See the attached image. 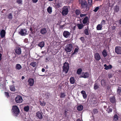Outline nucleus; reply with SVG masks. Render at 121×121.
Segmentation results:
<instances>
[{"label": "nucleus", "mask_w": 121, "mask_h": 121, "mask_svg": "<svg viewBox=\"0 0 121 121\" xmlns=\"http://www.w3.org/2000/svg\"><path fill=\"white\" fill-rule=\"evenodd\" d=\"M15 101L17 103H21L23 101L22 97L20 95H17L15 98Z\"/></svg>", "instance_id": "0eeeda50"}, {"label": "nucleus", "mask_w": 121, "mask_h": 121, "mask_svg": "<svg viewBox=\"0 0 121 121\" xmlns=\"http://www.w3.org/2000/svg\"><path fill=\"white\" fill-rule=\"evenodd\" d=\"M82 71V70L81 68L78 69L77 71V73L78 75H80Z\"/></svg>", "instance_id": "7c9ffc66"}, {"label": "nucleus", "mask_w": 121, "mask_h": 121, "mask_svg": "<svg viewBox=\"0 0 121 121\" xmlns=\"http://www.w3.org/2000/svg\"><path fill=\"white\" fill-rule=\"evenodd\" d=\"M98 112V111L97 109H94L93 110L92 114H97Z\"/></svg>", "instance_id": "ea45409f"}, {"label": "nucleus", "mask_w": 121, "mask_h": 121, "mask_svg": "<svg viewBox=\"0 0 121 121\" xmlns=\"http://www.w3.org/2000/svg\"><path fill=\"white\" fill-rule=\"evenodd\" d=\"M112 111V108H109V109L108 111V113L111 112Z\"/></svg>", "instance_id": "6e6d98bb"}, {"label": "nucleus", "mask_w": 121, "mask_h": 121, "mask_svg": "<svg viewBox=\"0 0 121 121\" xmlns=\"http://www.w3.org/2000/svg\"><path fill=\"white\" fill-rule=\"evenodd\" d=\"M10 90L12 91H15V89L14 87L13 86H11L10 87Z\"/></svg>", "instance_id": "37998d69"}, {"label": "nucleus", "mask_w": 121, "mask_h": 121, "mask_svg": "<svg viewBox=\"0 0 121 121\" xmlns=\"http://www.w3.org/2000/svg\"><path fill=\"white\" fill-rule=\"evenodd\" d=\"M38 45L40 48H42L44 46V42L43 41H42L39 43Z\"/></svg>", "instance_id": "a878e982"}, {"label": "nucleus", "mask_w": 121, "mask_h": 121, "mask_svg": "<svg viewBox=\"0 0 121 121\" xmlns=\"http://www.w3.org/2000/svg\"><path fill=\"white\" fill-rule=\"evenodd\" d=\"M1 56L2 55L1 54H0V61L1 60Z\"/></svg>", "instance_id": "0e129e2a"}, {"label": "nucleus", "mask_w": 121, "mask_h": 121, "mask_svg": "<svg viewBox=\"0 0 121 121\" xmlns=\"http://www.w3.org/2000/svg\"><path fill=\"white\" fill-rule=\"evenodd\" d=\"M76 121H81L80 119L78 118L77 120Z\"/></svg>", "instance_id": "69168bd1"}, {"label": "nucleus", "mask_w": 121, "mask_h": 121, "mask_svg": "<svg viewBox=\"0 0 121 121\" xmlns=\"http://www.w3.org/2000/svg\"><path fill=\"white\" fill-rule=\"evenodd\" d=\"M60 5V4L59 3L56 4V6L57 8H59L61 7Z\"/></svg>", "instance_id": "8fccbe9b"}, {"label": "nucleus", "mask_w": 121, "mask_h": 121, "mask_svg": "<svg viewBox=\"0 0 121 121\" xmlns=\"http://www.w3.org/2000/svg\"><path fill=\"white\" fill-rule=\"evenodd\" d=\"M6 33V32L5 30L3 29L2 30L0 33L1 37L2 38H4L5 36Z\"/></svg>", "instance_id": "2eb2a0df"}, {"label": "nucleus", "mask_w": 121, "mask_h": 121, "mask_svg": "<svg viewBox=\"0 0 121 121\" xmlns=\"http://www.w3.org/2000/svg\"><path fill=\"white\" fill-rule=\"evenodd\" d=\"M73 47L72 44H68L65 46V50L67 53L70 52L72 51Z\"/></svg>", "instance_id": "7ed1b4c3"}, {"label": "nucleus", "mask_w": 121, "mask_h": 121, "mask_svg": "<svg viewBox=\"0 0 121 121\" xmlns=\"http://www.w3.org/2000/svg\"><path fill=\"white\" fill-rule=\"evenodd\" d=\"M119 24L121 25V18L119 20Z\"/></svg>", "instance_id": "bf43d9fd"}, {"label": "nucleus", "mask_w": 121, "mask_h": 121, "mask_svg": "<svg viewBox=\"0 0 121 121\" xmlns=\"http://www.w3.org/2000/svg\"><path fill=\"white\" fill-rule=\"evenodd\" d=\"M101 85L102 86H104L106 85V82L105 81L104 79H102L101 81Z\"/></svg>", "instance_id": "cd10ccee"}, {"label": "nucleus", "mask_w": 121, "mask_h": 121, "mask_svg": "<svg viewBox=\"0 0 121 121\" xmlns=\"http://www.w3.org/2000/svg\"><path fill=\"white\" fill-rule=\"evenodd\" d=\"M83 106L82 105H78L77 107V110L79 111H81L83 109Z\"/></svg>", "instance_id": "b1692460"}, {"label": "nucleus", "mask_w": 121, "mask_h": 121, "mask_svg": "<svg viewBox=\"0 0 121 121\" xmlns=\"http://www.w3.org/2000/svg\"><path fill=\"white\" fill-rule=\"evenodd\" d=\"M11 111L13 115L15 117H17L19 114L20 111L18 107L16 105L12 107Z\"/></svg>", "instance_id": "f03ea898"}, {"label": "nucleus", "mask_w": 121, "mask_h": 121, "mask_svg": "<svg viewBox=\"0 0 121 121\" xmlns=\"http://www.w3.org/2000/svg\"><path fill=\"white\" fill-rule=\"evenodd\" d=\"M47 32V30L46 28L43 27L40 30V32L43 35H45Z\"/></svg>", "instance_id": "f8f14e48"}, {"label": "nucleus", "mask_w": 121, "mask_h": 121, "mask_svg": "<svg viewBox=\"0 0 121 121\" xmlns=\"http://www.w3.org/2000/svg\"><path fill=\"white\" fill-rule=\"evenodd\" d=\"M39 102L40 103V105L42 106H44L46 104V103L44 101H43L42 102L41 101H40Z\"/></svg>", "instance_id": "a19ab883"}, {"label": "nucleus", "mask_w": 121, "mask_h": 121, "mask_svg": "<svg viewBox=\"0 0 121 121\" xmlns=\"http://www.w3.org/2000/svg\"><path fill=\"white\" fill-rule=\"evenodd\" d=\"M36 116L38 117L39 119H42L43 118L42 115L41 113L40 112L38 111L36 113Z\"/></svg>", "instance_id": "f3484780"}, {"label": "nucleus", "mask_w": 121, "mask_h": 121, "mask_svg": "<svg viewBox=\"0 0 121 121\" xmlns=\"http://www.w3.org/2000/svg\"><path fill=\"white\" fill-rule=\"evenodd\" d=\"M69 64L68 63L65 62L64 64L63 67V71L65 73H67L69 70Z\"/></svg>", "instance_id": "20e7f679"}, {"label": "nucleus", "mask_w": 121, "mask_h": 121, "mask_svg": "<svg viewBox=\"0 0 121 121\" xmlns=\"http://www.w3.org/2000/svg\"><path fill=\"white\" fill-rule=\"evenodd\" d=\"M5 95L7 97H8L9 96V94L8 92H5Z\"/></svg>", "instance_id": "864d4df0"}, {"label": "nucleus", "mask_w": 121, "mask_h": 121, "mask_svg": "<svg viewBox=\"0 0 121 121\" xmlns=\"http://www.w3.org/2000/svg\"><path fill=\"white\" fill-rule=\"evenodd\" d=\"M67 111H66V110L64 111V115L65 117H66L67 115H67V113H68V112H67Z\"/></svg>", "instance_id": "3c124183"}, {"label": "nucleus", "mask_w": 121, "mask_h": 121, "mask_svg": "<svg viewBox=\"0 0 121 121\" xmlns=\"http://www.w3.org/2000/svg\"><path fill=\"white\" fill-rule=\"evenodd\" d=\"M28 82L29 85L30 86H32L33 85L34 83V80L33 78H29Z\"/></svg>", "instance_id": "9b49d317"}, {"label": "nucleus", "mask_w": 121, "mask_h": 121, "mask_svg": "<svg viewBox=\"0 0 121 121\" xmlns=\"http://www.w3.org/2000/svg\"><path fill=\"white\" fill-rule=\"evenodd\" d=\"M66 96L65 93L64 92L61 93L60 94V97L61 98H64Z\"/></svg>", "instance_id": "c9c22d12"}, {"label": "nucleus", "mask_w": 121, "mask_h": 121, "mask_svg": "<svg viewBox=\"0 0 121 121\" xmlns=\"http://www.w3.org/2000/svg\"><path fill=\"white\" fill-rule=\"evenodd\" d=\"M99 9V7H97L95 8V9L93 11L95 12H96Z\"/></svg>", "instance_id": "de8ad7c7"}, {"label": "nucleus", "mask_w": 121, "mask_h": 121, "mask_svg": "<svg viewBox=\"0 0 121 121\" xmlns=\"http://www.w3.org/2000/svg\"><path fill=\"white\" fill-rule=\"evenodd\" d=\"M112 77V75L111 74L110 75H108V78H110Z\"/></svg>", "instance_id": "338daca9"}, {"label": "nucleus", "mask_w": 121, "mask_h": 121, "mask_svg": "<svg viewBox=\"0 0 121 121\" xmlns=\"http://www.w3.org/2000/svg\"><path fill=\"white\" fill-rule=\"evenodd\" d=\"M63 9L62 12V15L64 16L67 15L69 12L68 7L67 6H65L63 7Z\"/></svg>", "instance_id": "39448f33"}, {"label": "nucleus", "mask_w": 121, "mask_h": 121, "mask_svg": "<svg viewBox=\"0 0 121 121\" xmlns=\"http://www.w3.org/2000/svg\"><path fill=\"white\" fill-rule=\"evenodd\" d=\"M27 31L26 29H22L19 32V34L22 36H25L27 34Z\"/></svg>", "instance_id": "6e6552de"}, {"label": "nucleus", "mask_w": 121, "mask_h": 121, "mask_svg": "<svg viewBox=\"0 0 121 121\" xmlns=\"http://www.w3.org/2000/svg\"><path fill=\"white\" fill-rule=\"evenodd\" d=\"M75 13L77 15H78L81 13L80 10L79 9H76L75 10Z\"/></svg>", "instance_id": "79ce46f5"}, {"label": "nucleus", "mask_w": 121, "mask_h": 121, "mask_svg": "<svg viewBox=\"0 0 121 121\" xmlns=\"http://www.w3.org/2000/svg\"><path fill=\"white\" fill-rule=\"evenodd\" d=\"M119 34L120 35V36L121 37V31L119 32Z\"/></svg>", "instance_id": "774afa93"}, {"label": "nucleus", "mask_w": 121, "mask_h": 121, "mask_svg": "<svg viewBox=\"0 0 121 121\" xmlns=\"http://www.w3.org/2000/svg\"><path fill=\"white\" fill-rule=\"evenodd\" d=\"M30 65L33 67H35L37 65V63L36 62L33 61L31 63Z\"/></svg>", "instance_id": "2f4dec72"}, {"label": "nucleus", "mask_w": 121, "mask_h": 121, "mask_svg": "<svg viewBox=\"0 0 121 121\" xmlns=\"http://www.w3.org/2000/svg\"><path fill=\"white\" fill-rule=\"evenodd\" d=\"M89 74L88 73L86 72L83 75L82 74V75L81 77L83 78H88L89 77Z\"/></svg>", "instance_id": "412c9836"}, {"label": "nucleus", "mask_w": 121, "mask_h": 121, "mask_svg": "<svg viewBox=\"0 0 121 121\" xmlns=\"http://www.w3.org/2000/svg\"><path fill=\"white\" fill-rule=\"evenodd\" d=\"M47 11L49 14H51L52 12V8L51 7H49L47 9Z\"/></svg>", "instance_id": "473e14b6"}, {"label": "nucleus", "mask_w": 121, "mask_h": 121, "mask_svg": "<svg viewBox=\"0 0 121 121\" xmlns=\"http://www.w3.org/2000/svg\"><path fill=\"white\" fill-rule=\"evenodd\" d=\"M81 93L82 95L83 98L84 99H85L87 98V95L86 92L84 91H81Z\"/></svg>", "instance_id": "6ab92c4d"}, {"label": "nucleus", "mask_w": 121, "mask_h": 121, "mask_svg": "<svg viewBox=\"0 0 121 121\" xmlns=\"http://www.w3.org/2000/svg\"><path fill=\"white\" fill-rule=\"evenodd\" d=\"M86 15V14H81L80 15V16L81 17H82L84 16H85Z\"/></svg>", "instance_id": "5fc2aeb1"}, {"label": "nucleus", "mask_w": 121, "mask_h": 121, "mask_svg": "<svg viewBox=\"0 0 121 121\" xmlns=\"http://www.w3.org/2000/svg\"><path fill=\"white\" fill-rule=\"evenodd\" d=\"M118 117L117 114H115L113 120L115 121H117L118 119Z\"/></svg>", "instance_id": "e433bc0d"}, {"label": "nucleus", "mask_w": 121, "mask_h": 121, "mask_svg": "<svg viewBox=\"0 0 121 121\" xmlns=\"http://www.w3.org/2000/svg\"><path fill=\"white\" fill-rule=\"evenodd\" d=\"M84 33L86 35H89V27L88 26L87 27V28L84 30Z\"/></svg>", "instance_id": "4be33fe9"}, {"label": "nucleus", "mask_w": 121, "mask_h": 121, "mask_svg": "<svg viewBox=\"0 0 121 121\" xmlns=\"http://www.w3.org/2000/svg\"><path fill=\"white\" fill-rule=\"evenodd\" d=\"M70 35V33L67 31H65L63 33L64 36L66 38H68Z\"/></svg>", "instance_id": "ddd939ff"}, {"label": "nucleus", "mask_w": 121, "mask_h": 121, "mask_svg": "<svg viewBox=\"0 0 121 121\" xmlns=\"http://www.w3.org/2000/svg\"><path fill=\"white\" fill-rule=\"evenodd\" d=\"M77 26L78 27V29H79L80 30L82 29L85 26L82 23H78L77 24Z\"/></svg>", "instance_id": "aec40b11"}, {"label": "nucleus", "mask_w": 121, "mask_h": 121, "mask_svg": "<svg viewBox=\"0 0 121 121\" xmlns=\"http://www.w3.org/2000/svg\"><path fill=\"white\" fill-rule=\"evenodd\" d=\"M104 66L105 67L104 69L106 70L111 69L112 68V66L111 65H107L106 64H105L104 65Z\"/></svg>", "instance_id": "a211bd4d"}, {"label": "nucleus", "mask_w": 121, "mask_h": 121, "mask_svg": "<svg viewBox=\"0 0 121 121\" xmlns=\"http://www.w3.org/2000/svg\"><path fill=\"white\" fill-rule=\"evenodd\" d=\"M107 104H106V105H104V108L105 109L107 107Z\"/></svg>", "instance_id": "052dcab7"}, {"label": "nucleus", "mask_w": 121, "mask_h": 121, "mask_svg": "<svg viewBox=\"0 0 121 121\" xmlns=\"http://www.w3.org/2000/svg\"><path fill=\"white\" fill-rule=\"evenodd\" d=\"M119 10V8L118 6L117 5L115 6L114 10L116 12H117Z\"/></svg>", "instance_id": "a18cd8bd"}, {"label": "nucleus", "mask_w": 121, "mask_h": 121, "mask_svg": "<svg viewBox=\"0 0 121 121\" xmlns=\"http://www.w3.org/2000/svg\"><path fill=\"white\" fill-rule=\"evenodd\" d=\"M121 91V87H118L117 90V94H119Z\"/></svg>", "instance_id": "58836bf2"}, {"label": "nucleus", "mask_w": 121, "mask_h": 121, "mask_svg": "<svg viewBox=\"0 0 121 121\" xmlns=\"http://www.w3.org/2000/svg\"><path fill=\"white\" fill-rule=\"evenodd\" d=\"M87 4L89 7H91L92 5V0H88Z\"/></svg>", "instance_id": "c85d7f7f"}, {"label": "nucleus", "mask_w": 121, "mask_h": 121, "mask_svg": "<svg viewBox=\"0 0 121 121\" xmlns=\"http://www.w3.org/2000/svg\"><path fill=\"white\" fill-rule=\"evenodd\" d=\"M115 52L117 54H121V47L120 46L116 47Z\"/></svg>", "instance_id": "1a4fd4ad"}, {"label": "nucleus", "mask_w": 121, "mask_h": 121, "mask_svg": "<svg viewBox=\"0 0 121 121\" xmlns=\"http://www.w3.org/2000/svg\"><path fill=\"white\" fill-rule=\"evenodd\" d=\"M78 2L80 5V8L83 11L86 12L89 10L90 7L86 0H78Z\"/></svg>", "instance_id": "f257e3e1"}, {"label": "nucleus", "mask_w": 121, "mask_h": 121, "mask_svg": "<svg viewBox=\"0 0 121 121\" xmlns=\"http://www.w3.org/2000/svg\"><path fill=\"white\" fill-rule=\"evenodd\" d=\"M15 53L18 55H20L21 53V48L18 47H16V49H15Z\"/></svg>", "instance_id": "9d476101"}, {"label": "nucleus", "mask_w": 121, "mask_h": 121, "mask_svg": "<svg viewBox=\"0 0 121 121\" xmlns=\"http://www.w3.org/2000/svg\"><path fill=\"white\" fill-rule=\"evenodd\" d=\"M99 87V85H98L97 83H95V84L94 88V90H96L97 89H98Z\"/></svg>", "instance_id": "4c0bfd02"}, {"label": "nucleus", "mask_w": 121, "mask_h": 121, "mask_svg": "<svg viewBox=\"0 0 121 121\" xmlns=\"http://www.w3.org/2000/svg\"><path fill=\"white\" fill-rule=\"evenodd\" d=\"M12 17L13 15L11 13H9L8 16V18L10 20H11L12 19Z\"/></svg>", "instance_id": "f704fd0d"}, {"label": "nucleus", "mask_w": 121, "mask_h": 121, "mask_svg": "<svg viewBox=\"0 0 121 121\" xmlns=\"http://www.w3.org/2000/svg\"><path fill=\"white\" fill-rule=\"evenodd\" d=\"M15 68L17 70H19L22 69V67L20 64H16Z\"/></svg>", "instance_id": "5701e85b"}, {"label": "nucleus", "mask_w": 121, "mask_h": 121, "mask_svg": "<svg viewBox=\"0 0 121 121\" xmlns=\"http://www.w3.org/2000/svg\"><path fill=\"white\" fill-rule=\"evenodd\" d=\"M28 41V39H25L24 40V42L25 43H27Z\"/></svg>", "instance_id": "4d7b16f0"}, {"label": "nucleus", "mask_w": 121, "mask_h": 121, "mask_svg": "<svg viewBox=\"0 0 121 121\" xmlns=\"http://www.w3.org/2000/svg\"><path fill=\"white\" fill-rule=\"evenodd\" d=\"M94 56L95 59L97 61H99L101 59V57L98 53H96L95 54Z\"/></svg>", "instance_id": "4468645a"}, {"label": "nucleus", "mask_w": 121, "mask_h": 121, "mask_svg": "<svg viewBox=\"0 0 121 121\" xmlns=\"http://www.w3.org/2000/svg\"><path fill=\"white\" fill-rule=\"evenodd\" d=\"M17 3L19 4H20L22 3V0H17Z\"/></svg>", "instance_id": "603ef678"}, {"label": "nucleus", "mask_w": 121, "mask_h": 121, "mask_svg": "<svg viewBox=\"0 0 121 121\" xmlns=\"http://www.w3.org/2000/svg\"><path fill=\"white\" fill-rule=\"evenodd\" d=\"M42 72H44L45 71V69L44 68H43L42 69Z\"/></svg>", "instance_id": "680f3d73"}, {"label": "nucleus", "mask_w": 121, "mask_h": 121, "mask_svg": "<svg viewBox=\"0 0 121 121\" xmlns=\"http://www.w3.org/2000/svg\"><path fill=\"white\" fill-rule=\"evenodd\" d=\"M80 39L82 41V43L84 42V38L83 37H81L80 38Z\"/></svg>", "instance_id": "09e8293b"}, {"label": "nucleus", "mask_w": 121, "mask_h": 121, "mask_svg": "<svg viewBox=\"0 0 121 121\" xmlns=\"http://www.w3.org/2000/svg\"><path fill=\"white\" fill-rule=\"evenodd\" d=\"M102 54L103 56L104 57H106L108 55L106 50L105 49H104L102 52Z\"/></svg>", "instance_id": "393cba45"}, {"label": "nucleus", "mask_w": 121, "mask_h": 121, "mask_svg": "<svg viewBox=\"0 0 121 121\" xmlns=\"http://www.w3.org/2000/svg\"><path fill=\"white\" fill-rule=\"evenodd\" d=\"M109 100L110 102L113 104H114L116 102V99L115 97L114 96L110 98Z\"/></svg>", "instance_id": "dca6fc26"}, {"label": "nucleus", "mask_w": 121, "mask_h": 121, "mask_svg": "<svg viewBox=\"0 0 121 121\" xmlns=\"http://www.w3.org/2000/svg\"><path fill=\"white\" fill-rule=\"evenodd\" d=\"M45 60L46 61V62H47L48 61H49V60H48V58H46L45 59Z\"/></svg>", "instance_id": "e2e57ef3"}, {"label": "nucleus", "mask_w": 121, "mask_h": 121, "mask_svg": "<svg viewBox=\"0 0 121 121\" xmlns=\"http://www.w3.org/2000/svg\"><path fill=\"white\" fill-rule=\"evenodd\" d=\"M29 106H25L24 108V109L25 111L26 112L29 111Z\"/></svg>", "instance_id": "72a5a7b5"}, {"label": "nucleus", "mask_w": 121, "mask_h": 121, "mask_svg": "<svg viewBox=\"0 0 121 121\" xmlns=\"http://www.w3.org/2000/svg\"><path fill=\"white\" fill-rule=\"evenodd\" d=\"M78 48H75L74 52L72 53V55L74 54L77 52H78Z\"/></svg>", "instance_id": "49530a36"}, {"label": "nucleus", "mask_w": 121, "mask_h": 121, "mask_svg": "<svg viewBox=\"0 0 121 121\" xmlns=\"http://www.w3.org/2000/svg\"><path fill=\"white\" fill-rule=\"evenodd\" d=\"M106 21L104 20H103L101 23V25L102 26H105V25L106 24Z\"/></svg>", "instance_id": "c03bdc74"}, {"label": "nucleus", "mask_w": 121, "mask_h": 121, "mask_svg": "<svg viewBox=\"0 0 121 121\" xmlns=\"http://www.w3.org/2000/svg\"><path fill=\"white\" fill-rule=\"evenodd\" d=\"M70 82L71 84H74L75 83L74 79V77H71L70 78Z\"/></svg>", "instance_id": "bb28decb"}, {"label": "nucleus", "mask_w": 121, "mask_h": 121, "mask_svg": "<svg viewBox=\"0 0 121 121\" xmlns=\"http://www.w3.org/2000/svg\"><path fill=\"white\" fill-rule=\"evenodd\" d=\"M89 19L87 16L86 17L83 19L82 21L83 24L85 26H88L89 24Z\"/></svg>", "instance_id": "423d86ee"}, {"label": "nucleus", "mask_w": 121, "mask_h": 121, "mask_svg": "<svg viewBox=\"0 0 121 121\" xmlns=\"http://www.w3.org/2000/svg\"><path fill=\"white\" fill-rule=\"evenodd\" d=\"M33 2L34 3H36L37 1L38 0H32Z\"/></svg>", "instance_id": "13d9d810"}, {"label": "nucleus", "mask_w": 121, "mask_h": 121, "mask_svg": "<svg viewBox=\"0 0 121 121\" xmlns=\"http://www.w3.org/2000/svg\"><path fill=\"white\" fill-rule=\"evenodd\" d=\"M102 26L100 24L98 25L96 27V29L98 30H102Z\"/></svg>", "instance_id": "c756f323"}]
</instances>
